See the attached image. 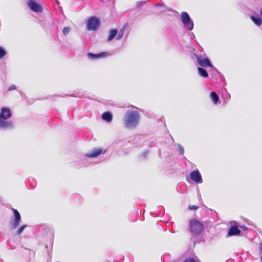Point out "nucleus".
Returning a JSON list of instances; mask_svg holds the SVG:
<instances>
[{
    "mask_svg": "<svg viewBox=\"0 0 262 262\" xmlns=\"http://www.w3.org/2000/svg\"><path fill=\"white\" fill-rule=\"evenodd\" d=\"M140 121V114L137 111L128 110L123 117V122L124 126L129 129H134L139 125Z\"/></svg>",
    "mask_w": 262,
    "mask_h": 262,
    "instance_id": "f257e3e1",
    "label": "nucleus"
},
{
    "mask_svg": "<svg viewBox=\"0 0 262 262\" xmlns=\"http://www.w3.org/2000/svg\"><path fill=\"white\" fill-rule=\"evenodd\" d=\"M11 117L12 113L9 108L4 106L1 108L0 130H6L14 128V123L9 120Z\"/></svg>",
    "mask_w": 262,
    "mask_h": 262,
    "instance_id": "f03ea898",
    "label": "nucleus"
},
{
    "mask_svg": "<svg viewBox=\"0 0 262 262\" xmlns=\"http://www.w3.org/2000/svg\"><path fill=\"white\" fill-rule=\"evenodd\" d=\"M189 229L190 232L193 235H199L203 231V225L196 220H191L189 223Z\"/></svg>",
    "mask_w": 262,
    "mask_h": 262,
    "instance_id": "7ed1b4c3",
    "label": "nucleus"
},
{
    "mask_svg": "<svg viewBox=\"0 0 262 262\" xmlns=\"http://www.w3.org/2000/svg\"><path fill=\"white\" fill-rule=\"evenodd\" d=\"M181 20L184 26V28L188 31H191L194 27L193 20L186 12H182L181 13Z\"/></svg>",
    "mask_w": 262,
    "mask_h": 262,
    "instance_id": "20e7f679",
    "label": "nucleus"
},
{
    "mask_svg": "<svg viewBox=\"0 0 262 262\" xmlns=\"http://www.w3.org/2000/svg\"><path fill=\"white\" fill-rule=\"evenodd\" d=\"M100 24L99 19L95 16L91 17L87 21L86 27L89 31H96Z\"/></svg>",
    "mask_w": 262,
    "mask_h": 262,
    "instance_id": "39448f33",
    "label": "nucleus"
},
{
    "mask_svg": "<svg viewBox=\"0 0 262 262\" xmlns=\"http://www.w3.org/2000/svg\"><path fill=\"white\" fill-rule=\"evenodd\" d=\"M13 217L10 224V228L13 230L16 229L19 225L21 222V216L19 212L16 209L12 208Z\"/></svg>",
    "mask_w": 262,
    "mask_h": 262,
    "instance_id": "423d86ee",
    "label": "nucleus"
},
{
    "mask_svg": "<svg viewBox=\"0 0 262 262\" xmlns=\"http://www.w3.org/2000/svg\"><path fill=\"white\" fill-rule=\"evenodd\" d=\"M194 55L196 57L199 64L201 67H209L213 68V66L208 58L205 57L202 55H198L196 54H194Z\"/></svg>",
    "mask_w": 262,
    "mask_h": 262,
    "instance_id": "0eeeda50",
    "label": "nucleus"
},
{
    "mask_svg": "<svg viewBox=\"0 0 262 262\" xmlns=\"http://www.w3.org/2000/svg\"><path fill=\"white\" fill-rule=\"evenodd\" d=\"M106 150H103L101 148H94L85 155L88 158H96L101 154H104Z\"/></svg>",
    "mask_w": 262,
    "mask_h": 262,
    "instance_id": "6e6552de",
    "label": "nucleus"
},
{
    "mask_svg": "<svg viewBox=\"0 0 262 262\" xmlns=\"http://www.w3.org/2000/svg\"><path fill=\"white\" fill-rule=\"evenodd\" d=\"M28 7L35 12H41L42 8L41 6L35 2L34 0H29L27 3Z\"/></svg>",
    "mask_w": 262,
    "mask_h": 262,
    "instance_id": "1a4fd4ad",
    "label": "nucleus"
},
{
    "mask_svg": "<svg viewBox=\"0 0 262 262\" xmlns=\"http://www.w3.org/2000/svg\"><path fill=\"white\" fill-rule=\"evenodd\" d=\"M191 179L197 184H201L203 182L202 176L198 170L191 171L190 173Z\"/></svg>",
    "mask_w": 262,
    "mask_h": 262,
    "instance_id": "9d476101",
    "label": "nucleus"
},
{
    "mask_svg": "<svg viewBox=\"0 0 262 262\" xmlns=\"http://www.w3.org/2000/svg\"><path fill=\"white\" fill-rule=\"evenodd\" d=\"M108 54L107 52H101L98 54H94L92 53H88L87 54L88 57L91 60H93L97 58H100L105 57Z\"/></svg>",
    "mask_w": 262,
    "mask_h": 262,
    "instance_id": "9b49d317",
    "label": "nucleus"
},
{
    "mask_svg": "<svg viewBox=\"0 0 262 262\" xmlns=\"http://www.w3.org/2000/svg\"><path fill=\"white\" fill-rule=\"evenodd\" d=\"M241 233V231L236 226H232L229 229L228 234L229 236L236 235Z\"/></svg>",
    "mask_w": 262,
    "mask_h": 262,
    "instance_id": "f8f14e48",
    "label": "nucleus"
},
{
    "mask_svg": "<svg viewBox=\"0 0 262 262\" xmlns=\"http://www.w3.org/2000/svg\"><path fill=\"white\" fill-rule=\"evenodd\" d=\"M101 118L107 122H111L113 119V115L110 112H105L102 114Z\"/></svg>",
    "mask_w": 262,
    "mask_h": 262,
    "instance_id": "ddd939ff",
    "label": "nucleus"
},
{
    "mask_svg": "<svg viewBox=\"0 0 262 262\" xmlns=\"http://www.w3.org/2000/svg\"><path fill=\"white\" fill-rule=\"evenodd\" d=\"M155 7H159L161 8L160 11L161 12H164L165 11H172L173 10L170 8L166 7L165 5L163 3H158L154 5Z\"/></svg>",
    "mask_w": 262,
    "mask_h": 262,
    "instance_id": "4468645a",
    "label": "nucleus"
},
{
    "mask_svg": "<svg viewBox=\"0 0 262 262\" xmlns=\"http://www.w3.org/2000/svg\"><path fill=\"white\" fill-rule=\"evenodd\" d=\"M118 34V30L116 29H112L109 31V35L107 39V41H111L115 38Z\"/></svg>",
    "mask_w": 262,
    "mask_h": 262,
    "instance_id": "2eb2a0df",
    "label": "nucleus"
},
{
    "mask_svg": "<svg viewBox=\"0 0 262 262\" xmlns=\"http://www.w3.org/2000/svg\"><path fill=\"white\" fill-rule=\"evenodd\" d=\"M210 97L211 99L212 100L213 103L214 104H216L217 103V102H219V97L217 95L216 92H215L214 91L211 92L210 94Z\"/></svg>",
    "mask_w": 262,
    "mask_h": 262,
    "instance_id": "dca6fc26",
    "label": "nucleus"
},
{
    "mask_svg": "<svg viewBox=\"0 0 262 262\" xmlns=\"http://www.w3.org/2000/svg\"><path fill=\"white\" fill-rule=\"evenodd\" d=\"M198 71L200 76L203 78H207L208 76L207 71L203 68L198 67Z\"/></svg>",
    "mask_w": 262,
    "mask_h": 262,
    "instance_id": "f3484780",
    "label": "nucleus"
},
{
    "mask_svg": "<svg viewBox=\"0 0 262 262\" xmlns=\"http://www.w3.org/2000/svg\"><path fill=\"white\" fill-rule=\"evenodd\" d=\"M251 20L254 22V23L257 25L260 26L262 23V19L260 17H256L254 16H251Z\"/></svg>",
    "mask_w": 262,
    "mask_h": 262,
    "instance_id": "a211bd4d",
    "label": "nucleus"
},
{
    "mask_svg": "<svg viewBox=\"0 0 262 262\" xmlns=\"http://www.w3.org/2000/svg\"><path fill=\"white\" fill-rule=\"evenodd\" d=\"M124 30H125L124 28H123L121 29L119 32L118 31V34H117V37H116L117 40H119L122 38L124 33Z\"/></svg>",
    "mask_w": 262,
    "mask_h": 262,
    "instance_id": "6ab92c4d",
    "label": "nucleus"
},
{
    "mask_svg": "<svg viewBox=\"0 0 262 262\" xmlns=\"http://www.w3.org/2000/svg\"><path fill=\"white\" fill-rule=\"evenodd\" d=\"M27 226L26 225H23L21 226H20L16 231V234H20L23 232L24 229L27 227Z\"/></svg>",
    "mask_w": 262,
    "mask_h": 262,
    "instance_id": "aec40b11",
    "label": "nucleus"
},
{
    "mask_svg": "<svg viewBox=\"0 0 262 262\" xmlns=\"http://www.w3.org/2000/svg\"><path fill=\"white\" fill-rule=\"evenodd\" d=\"M6 55V51L5 50L0 47V59H2L4 56Z\"/></svg>",
    "mask_w": 262,
    "mask_h": 262,
    "instance_id": "412c9836",
    "label": "nucleus"
},
{
    "mask_svg": "<svg viewBox=\"0 0 262 262\" xmlns=\"http://www.w3.org/2000/svg\"><path fill=\"white\" fill-rule=\"evenodd\" d=\"M71 31V28L70 27H66L63 28L62 32L64 35H66L70 33Z\"/></svg>",
    "mask_w": 262,
    "mask_h": 262,
    "instance_id": "4be33fe9",
    "label": "nucleus"
},
{
    "mask_svg": "<svg viewBox=\"0 0 262 262\" xmlns=\"http://www.w3.org/2000/svg\"><path fill=\"white\" fill-rule=\"evenodd\" d=\"M177 146L180 154L181 155H183L184 153V149L183 147L180 144H178Z\"/></svg>",
    "mask_w": 262,
    "mask_h": 262,
    "instance_id": "5701e85b",
    "label": "nucleus"
},
{
    "mask_svg": "<svg viewBox=\"0 0 262 262\" xmlns=\"http://www.w3.org/2000/svg\"><path fill=\"white\" fill-rule=\"evenodd\" d=\"M145 3V1H138L136 3V6L137 8H140Z\"/></svg>",
    "mask_w": 262,
    "mask_h": 262,
    "instance_id": "b1692460",
    "label": "nucleus"
},
{
    "mask_svg": "<svg viewBox=\"0 0 262 262\" xmlns=\"http://www.w3.org/2000/svg\"><path fill=\"white\" fill-rule=\"evenodd\" d=\"M183 262H197L193 258H186Z\"/></svg>",
    "mask_w": 262,
    "mask_h": 262,
    "instance_id": "393cba45",
    "label": "nucleus"
},
{
    "mask_svg": "<svg viewBox=\"0 0 262 262\" xmlns=\"http://www.w3.org/2000/svg\"><path fill=\"white\" fill-rule=\"evenodd\" d=\"M29 181L30 182L31 185L33 187H35L36 186V183L35 181V180L33 178H31L29 180Z\"/></svg>",
    "mask_w": 262,
    "mask_h": 262,
    "instance_id": "a878e982",
    "label": "nucleus"
},
{
    "mask_svg": "<svg viewBox=\"0 0 262 262\" xmlns=\"http://www.w3.org/2000/svg\"><path fill=\"white\" fill-rule=\"evenodd\" d=\"M188 208L190 210H196L198 208V207L195 205H189Z\"/></svg>",
    "mask_w": 262,
    "mask_h": 262,
    "instance_id": "bb28decb",
    "label": "nucleus"
},
{
    "mask_svg": "<svg viewBox=\"0 0 262 262\" xmlns=\"http://www.w3.org/2000/svg\"><path fill=\"white\" fill-rule=\"evenodd\" d=\"M16 89V86L15 85H10L8 89V91H12Z\"/></svg>",
    "mask_w": 262,
    "mask_h": 262,
    "instance_id": "cd10ccee",
    "label": "nucleus"
},
{
    "mask_svg": "<svg viewBox=\"0 0 262 262\" xmlns=\"http://www.w3.org/2000/svg\"><path fill=\"white\" fill-rule=\"evenodd\" d=\"M148 154V151H145L144 152H143L142 156L143 158H146V157L147 156V155Z\"/></svg>",
    "mask_w": 262,
    "mask_h": 262,
    "instance_id": "c85d7f7f",
    "label": "nucleus"
},
{
    "mask_svg": "<svg viewBox=\"0 0 262 262\" xmlns=\"http://www.w3.org/2000/svg\"><path fill=\"white\" fill-rule=\"evenodd\" d=\"M259 249H260V252L261 253H262V243H260Z\"/></svg>",
    "mask_w": 262,
    "mask_h": 262,
    "instance_id": "c756f323",
    "label": "nucleus"
},
{
    "mask_svg": "<svg viewBox=\"0 0 262 262\" xmlns=\"http://www.w3.org/2000/svg\"><path fill=\"white\" fill-rule=\"evenodd\" d=\"M260 13L261 16H262V8L260 10Z\"/></svg>",
    "mask_w": 262,
    "mask_h": 262,
    "instance_id": "7c9ffc66",
    "label": "nucleus"
},
{
    "mask_svg": "<svg viewBox=\"0 0 262 262\" xmlns=\"http://www.w3.org/2000/svg\"><path fill=\"white\" fill-rule=\"evenodd\" d=\"M192 37H194V38H195V36H194V34H193V36H192Z\"/></svg>",
    "mask_w": 262,
    "mask_h": 262,
    "instance_id": "2f4dec72",
    "label": "nucleus"
},
{
    "mask_svg": "<svg viewBox=\"0 0 262 262\" xmlns=\"http://www.w3.org/2000/svg\"><path fill=\"white\" fill-rule=\"evenodd\" d=\"M192 37H194V38H195V36H194V34H193V36H192Z\"/></svg>",
    "mask_w": 262,
    "mask_h": 262,
    "instance_id": "473e14b6",
    "label": "nucleus"
},
{
    "mask_svg": "<svg viewBox=\"0 0 262 262\" xmlns=\"http://www.w3.org/2000/svg\"><path fill=\"white\" fill-rule=\"evenodd\" d=\"M261 262H262V256L260 257Z\"/></svg>",
    "mask_w": 262,
    "mask_h": 262,
    "instance_id": "72a5a7b5",
    "label": "nucleus"
}]
</instances>
